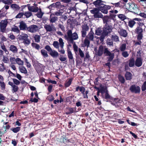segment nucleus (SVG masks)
I'll return each mask as SVG.
<instances>
[{
  "instance_id": "obj_25",
  "label": "nucleus",
  "mask_w": 146,
  "mask_h": 146,
  "mask_svg": "<svg viewBox=\"0 0 146 146\" xmlns=\"http://www.w3.org/2000/svg\"><path fill=\"white\" fill-rule=\"evenodd\" d=\"M19 27L21 30H24L27 28L26 24L23 21L20 22Z\"/></svg>"
},
{
  "instance_id": "obj_14",
  "label": "nucleus",
  "mask_w": 146,
  "mask_h": 146,
  "mask_svg": "<svg viewBox=\"0 0 146 146\" xmlns=\"http://www.w3.org/2000/svg\"><path fill=\"white\" fill-rule=\"evenodd\" d=\"M77 112L76 107H69L67 108L66 111V115L70 114Z\"/></svg>"
},
{
  "instance_id": "obj_5",
  "label": "nucleus",
  "mask_w": 146,
  "mask_h": 146,
  "mask_svg": "<svg viewBox=\"0 0 146 146\" xmlns=\"http://www.w3.org/2000/svg\"><path fill=\"white\" fill-rule=\"evenodd\" d=\"M67 35H65L64 36L65 38L67 39L68 41L73 44L74 42V40H77L78 38L77 34L76 32H74L73 34L71 30H68L67 32Z\"/></svg>"
},
{
  "instance_id": "obj_42",
  "label": "nucleus",
  "mask_w": 146,
  "mask_h": 146,
  "mask_svg": "<svg viewBox=\"0 0 146 146\" xmlns=\"http://www.w3.org/2000/svg\"><path fill=\"white\" fill-rule=\"evenodd\" d=\"M41 52L42 54L44 57H47L48 56V54L47 53V51L45 50L42 49L41 50Z\"/></svg>"
},
{
  "instance_id": "obj_9",
  "label": "nucleus",
  "mask_w": 146,
  "mask_h": 146,
  "mask_svg": "<svg viewBox=\"0 0 146 146\" xmlns=\"http://www.w3.org/2000/svg\"><path fill=\"white\" fill-rule=\"evenodd\" d=\"M142 21V20L141 19L136 18L129 21L128 26L132 28L135 24L137 25L140 22Z\"/></svg>"
},
{
  "instance_id": "obj_48",
  "label": "nucleus",
  "mask_w": 146,
  "mask_h": 146,
  "mask_svg": "<svg viewBox=\"0 0 146 146\" xmlns=\"http://www.w3.org/2000/svg\"><path fill=\"white\" fill-rule=\"evenodd\" d=\"M105 94V96H104V98H104L105 99H109L110 98V96L109 95L108 93V91H107L106 92L104 93Z\"/></svg>"
},
{
  "instance_id": "obj_33",
  "label": "nucleus",
  "mask_w": 146,
  "mask_h": 146,
  "mask_svg": "<svg viewBox=\"0 0 146 146\" xmlns=\"http://www.w3.org/2000/svg\"><path fill=\"white\" fill-rule=\"evenodd\" d=\"M15 61L16 63L19 66H22L24 64V62L21 59L19 58H17Z\"/></svg>"
},
{
  "instance_id": "obj_22",
  "label": "nucleus",
  "mask_w": 146,
  "mask_h": 146,
  "mask_svg": "<svg viewBox=\"0 0 146 146\" xmlns=\"http://www.w3.org/2000/svg\"><path fill=\"white\" fill-rule=\"evenodd\" d=\"M103 1L101 0H96L95 1L92 3L94 4L96 7L98 6H100H100L104 5L103 3Z\"/></svg>"
},
{
  "instance_id": "obj_60",
  "label": "nucleus",
  "mask_w": 146,
  "mask_h": 146,
  "mask_svg": "<svg viewBox=\"0 0 146 146\" xmlns=\"http://www.w3.org/2000/svg\"><path fill=\"white\" fill-rule=\"evenodd\" d=\"M119 3H120V4L121 7H124V8H125V6H127V4L126 3H125L124 2H123V1H122L121 0V1H119Z\"/></svg>"
},
{
  "instance_id": "obj_62",
  "label": "nucleus",
  "mask_w": 146,
  "mask_h": 146,
  "mask_svg": "<svg viewBox=\"0 0 146 146\" xmlns=\"http://www.w3.org/2000/svg\"><path fill=\"white\" fill-rule=\"evenodd\" d=\"M23 42L25 45H28L30 44V40L27 38L24 40Z\"/></svg>"
},
{
  "instance_id": "obj_64",
  "label": "nucleus",
  "mask_w": 146,
  "mask_h": 146,
  "mask_svg": "<svg viewBox=\"0 0 146 146\" xmlns=\"http://www.w3.org/2000/svg\"><path fill=\"white\" fill-rule=\"evenodd\" d=\"M122 53V54L123 56L125 58L128 57L129 56V54L127 51H123Z\"/></svg>"
},
{
  "instance_id": "obj_63",
  "label": "nucleus",
  "mask_w": 146,
  "mask_h": 146,
  "mask_svg": "<svg viewBox=\"0 0 146 146\" xmlns=\"http://www.w3.org/2000/svg\"><path fill=\"white\" fill-rule=\"evenodd\" d=\"M44 48L46 50H47V51L48 52H51V51L52 50V49L51 48L50 46H49V45L46 46H45Z\"/></svg>"
},
{
  "instance_id": "obj_58",
  "label": "nucleus",
  "mask_w": 146,
  "mask_h": 146,
  "mask_svg": "<svg viewBox=\"0 0 146 146\" xmlns=\"http://www.w3.org/2000/svg\"><path fill=\"white\" fill-rule=\"evenodd\" d=\"M141 90L143 91L146 90V81H145L141 86Z\"/></svg>"
},
{
  "instance_id": "obj_50",
  "label": "nucleus",
  "mask_w": 146,
  "mask_h": 146,
  "mask_svg": "<svg viewBox=\"0 0 146 146\" xmlns=\"http://www.w3.org/2000/svg\"><path fill=\"white\" fill-rule=\"evenodd\" d=\"M12 80L14 83V84L17 85H19L20 84V81L15 78H13Z\"/></svg>"
},
{
  "instance_id": "obj_8",
  "label": "nucleus",
  "mask_w": 146,
  "mask_h": 146,
  "mask_svg": "<svg viewBox=\"0 0 146 146\" xmlns=\"http://www.w3.org/2000/svg\"><path fill=\"white\" fill-rule=\"evenodd\" d=\"M100 10L98 8H94L93 9L90 10L91 13L94 14V18H102L103 16L102 14L100 12Z\"/></svg>"
},
{
  "instance_id": "obj_54",
  "label": "nucleus",
  "mask_w": 146,
  "mask_h": 146,
  "mask_svg": "<svg viewBox=\"0 0 146 146\" xmlns=\"http://www.w3.org/2000/svg\"><path fill=\"white\" fill-rule=\"evenodd\" d=\"M94 98H95V100L96 102H98V103L97 104L98 105H100L102 104V103L101 102V100H99L98 97H97L95 95L94 96Z\"/></svg>"
},
{
  "instance_id": "obj_3",
  "label": "nucleus",
  "mask_w": 146,
  "mask_h": 146,
  "mask_svg": "<svg viewBox=\"0 0 146 146\" xmlns=\"http://www.w3.org/2000/svg\"><path fill=\"white\" fill-rule=\"evenodd\" d=\"M111 19L108 16H105L103 19V22L105 25L103 28L102 31L104 34L108 35L112 31L113 29L111 24L110 23Z\"/></svg>"
},
{
  "instance_id": "obj_45",
  "label": "nucleus",
  "mask_w": 146,
  "mask_h": 146,
  "mask_svg": "<svg viewBox=\"0 0 146 146\" xmlns=\"http://www.w3.org/2000/svg\"><path fill=\"white\" fill-rule=\"evenodd\" d=\"M113 41L111 39L108 38L107 40V44L110 46H113Z\"/></svg>"
},
{
  "instance_id": "obj_43",
  "label": "nucleus",
  "mask_w": 146,
  "mask_h": 146,
  "mask_svg": "<svg viewBox=\"0 0 146 146\" xmlns=\"http://www.w3.org/2000/svg\"><path fill=\"white\" fill-rule=\"evenodd\" d=\"M29 10L31 11L34 12H36V9L34 6H29L28 7Z\"/></svg>"
},
{
  "instance_id": "obj_30",
  "label": "nucleus",
  "mask_w": 146,
  "mask_h": 146,
  "mask_svg": "<svg viewBox=\"0 0 146 146\" xmlns=\"http://www.w3.org/2000/svg\"><path fill=\"white\" fill-rule=\"evenodd\" d=\"M19 69L20 72L21 73L25 74L27 73V71L26 68L24 66H20L19 67Z\"/></svg>"
},
{
  "instance_id": "obj_17",
  "label": "nucleus",
  "mask_w": 146,
  "mask_h": 146,
  "mask_svg": "<svg viewBox=\"0 0 146 146\" xmlns=\"http://www.w3.org/2000/svg\"><path fill=\"white\" fill-rule=\"evenodd\" d=\"M0 86L2 90H4L5 88V84L4 82V78L0 75Z\"/></svg>"
},
{
  "instance_id": "obj_7",
  "label": "nucleus",
  "mask_w": 146,
  "mask_h": 146,
  "mask_svg": "<svg viewBox=\"0 0 146 146\" xmlns=\"http://www.w3.org/2000/svg\"><path fill=\"white\" fill-rule=\"evenodd\" d=\"M65 7L66 6L65 5L61 4L60 2L57 1L55 3H54L50 5L47 8L49 9H50V11L51 12L52 10H54L55 8L64 9Z\"/></svg>"
},
{
  "instance_id": "obj_29",
  "label": "nucleus",
  "mask_w": 146,
  "mask_h": 146,
  "mask_svg": "<svg viewBox=\"0 0 146 146\" xmlns=\"http://www.w3.org/2000/svg\"><path fill=\"white\" fill-rule=\"evenodd\" d=\"M10 50L13 52L15 53L17 52L18 49L15 46L12 45L10 46L9 47Z\"/></svg>"
},
{
  "instance_id": "obj_47",
  "label": "nucleus",
  "mask_w": 146,
  "mask_h": 146,
  "mask_svg": "<svg viewBox=\"0 0 146 146\" xmlns=\"http://www.w3.org/2000/svg\"><path fill=\"white\" fill-rule=\"evenodd\" d=\"M2 2L5 4L9 5L11 4L13 1L11 0H3Z\"/></svg>"
},
{
  "instance_id": "obj_40",
  "label": "nucleus",
  "mask_w": 146,
  "mask_h": 146,
  "mask_svg": "<svg viewBox=\"0 0 146 146\" xmlns=\"http://www.w3.org/2000/svg\"><path fill=\"white\" fill-rule=\"evenodd\" d=\"M119 80L122 84H124L125 82V80L124 78L121 75H119L118 77Z\"/></svg>"
},
{
  "instance_id": "obj_52",
  "label": "nucleus",
  "mask_w": 146,
  "mask_h": 146,
  "mask_svg": "<svg viewBox=\"0 0 146 146\" xmlns=\"http://www.w3.org/2000/svg\"><path fill=\"white\" fill-rule=\"evenodd\" d=\"M58 27L59 28H60L61 30L63 32L65 31V27L63 25L59 24L58 25Z\"/></svg>"
},
{
  "instance_id": "obj_16",
  "label": "nucleus",
  "mask_w": 146,
  "mask_h": 146,
  "mask_svg": "<svg viewBox=\"0 0 146 146\" xmlns=\"http://www.w3.org/2000/svg\"><path fill=\"white\" fill-rule=\"evenodd\" d=\"M8 84L12 87V91L13 93L16 92L19 89L18 86L14 84L13 82H8Z\"/></svg>"
},
{
  "instance_id": "obj_26",
  "label": "nucleus",
  "mask_w": 146,
  "mask_h": 146,
  "mask_svg": "<svg viewBox=\"0 0 146 146\" xmlns=\"http://www.w3.org/2000/svg\"><path fill=\"white\" fill-rule=\"evenodd\" d=\"M125 77L127 80H131L132 78V74L130 72H126Z\"/></svg>"
},
{
  "instance_id": "obj_10",
  "label": "nucleus",
  "mask_w": 146,
  "mask_h": 146,
  "mask_svg": "<svg viewBox=\"0 0 146 146\" xmlns=\"http://www.w3.org/2000/svg\"><path fill=\"white\" fill-rule=\"evenodd\" d=\"M129 90L131 92L135 94L139 93L141 91L140 87L139 86H136L135 84L131 85Z\"/></svg>"
},
{
  "instance_id": "obj_11",
  "label": "nucleus",
  "mask_w": 146,
  "mask_h": 146,
  "mask_svg": "<svg viewBox=\"0 0 146 146\" xmlns=\"http://www.w3.org/2000/svg\"><path fill=\"white\" fill-rule=\"evenodd\" d=\"M8 23V19H5L2 20L0 23V27L1 31L4 32L6 29V27Z\"/></svg>"
},
{
  "instance_id": "obj_57",
  "label": "nucleus",
  "mask_w": 146,
  "mask_h": 146,
  "mask_svg": "<svg viewBox=\"0 0 146 146\" xmlns=\"http://www.w3.org/2000/svg\"><path fill=\"white\" fill-rule=\"evenodd\" d=\"M2 61L5 63H7L9 62V59L7 57L3 56Z\"/></svg>"
},
{
  "instance_id": "obj_59",
  "label": "nucleus",
  "mask_w": 146,
  "mask_h": 146,
  "mask_svg": "<svg viewBox=\"0 0 146 146\" xmlns=\"http://www.w3.org/2000/svg\"><path fill=\"white\" fill-rule=\"evenodd\" d=\"M47 99L49 101L51 102L54 100V98L52 95H50L47 97Z\"/></svg>"
},
{
  "instance_id": "obj_19",
  "label": "nucleus",
  "mask_w": 146,
  "mask_h": 146,
  "mask_svg": "<svg viewBox=\"0 0 146 146\" xmlns=\"http://www.w3.org/2000/svg\"><path fill=\"white\" fill-rule=\"evenodd\" d=\"M142 64V62L141 58L140 57L137 58L135 62V65L138 67L141 66Z\"/></svg>"
},
{
  "instance_id": "obj_15",
  "label": "nucleus",
  "mask_w": 146,
  "mask_h": 146,
  "mask_svg": "<svg viewBox=\"0 0 146 146\" xmlns=\"http://www.w3.org/2000/svg\"><path fill=\"white\" fill-rule=\"evenodd\" d=\"M58 140L59 142L63 143L65 144L68 143L69 139L67 138L65 135H63Z\"/></svg>"
},
{
  "instance_id": "obj_20",
  "label": "nucleus",
  "mask_w": 146,
  "mask_h": 146,
  "mask_svg": "<svg viewBox=\"0 0 146 146\" xmlns=\"http://www.w3.org/2000/svg\"><path fill=\"white\" fill-rule=\"evenodd\" d=\"M27 30L31 33L35 32L36 31V26L33 25L27 28Z\"/></svg>"
},
{
  "instance_id": "obj_55",
  "label": "nucleus",
  "mask_w": 146,
  "mask_h": 146,
  "mask_svg": "<svg viewBox=\"0 0 146 146\" xmlns=\"http://www.w3.org/2000/svg\"><path fill=\"white\" fill-rule=\"evenodd\" d=\"M59 41L60 47L62 48V47L64 46V44L62 39L61 38H59Z\"/></svg>"
},
{
  "instance_id": "obj_28",
  "label": "nucleus",
  "mask_w": 146,
  "mask_h": 146,
  "mask_svg": "<svg viewBox=\"0 0 146 146\" xmlns=\"http://www.w3.org/2000/svg\"><path fill=\"white\" fill-rule=\"evenodd\" d=\"M67 55L68 58L70 60H72L73 59V57L72 52L70 48L68 47L67 49Z\"/></svg>"
},
{
  "instance_id": "obj_6",
  "label": "nucleus",
  "mask_w": 146,
  "mask_h": 146,
  "mask_svg": "<svg viewBox=\"0 0 146 146\" xmlns=\"http://www.w3.org/2000/svg\"><path fill=\"white\" fill-rule=\"evenodd\" d=\"M125 9L135 14H138V13L139 9H138L137 5L133 2H131L127 4V6H125Z\"/></svg>"
},
{
  "instance_id": "obj_32",
  "label": "nucleus",
  "mask_w": 146,
  "mask_h": 146,
  "mask_svg": "<svg viewBox=\"0 0 146 146\" xmlns=\"http://www.w3.org/2000/svg\"><path fill=\"white\" fill-rule=\"evenodd\" d=\"M28 36L26 34H23L19 35V38L20 40H23V41L27 39Z\"/></svg>"
},
{
  "instance_id": "obj_61",
  "label": "nucleus",
  "mask_w": 146,
  "mask_h": 146,
  "mask_svg": "<svg viewBox=\"0 0 146 146\" xmlns=\"http://www.w3.org/2000/svg\"><path fill=\"white\" fill-rule=\"evenodd\" d=\"M5 70V68L4 64H1V66H0V72H3Z\"/></svg>"
},
{
  "instance_id": "obj_49",
  "label": "nucleus",
  "mask_w": 146,
  "mask_h": 146,
  "mask_svg": "<svg viewBox=\"0 0 146 146\" xmlns=\"http://www.w3.org/2000/svg\"><path fill=\"white\" fill-rule=\"evenodd\" d=\"M24 15L26 16V18H28L32 15V14L31 12L28 11L25 12L24 13Z\"/></svg>"
},
{
  "instance_id": "obj_51",
  "label": "nucleus",
  "mask_w": 146,
  "mask_h": 146,
  "mask_svg": "<svg viewBox=\"0 0 146 146\" xmlns=\"http://www.w3.org/2000/svg\"><path fill=\"white\" fill-rule=\"evenodd\" d=\"M111 4H113L115 6V7L122 8L120 4V3H119V2L115 3H111Z\"/></svg>"
},
{
  "instance_id": "obj_35",
  "label": "nucleus",
  "mask_w": 146,
  "mask_h": 146,
  "mask_svg": "<svg viewBox=\"0 0 146 146\" xmlns=\"http://www.w3.org/2000/svg\"><path fill=\"white\" fill-rule=\"evenodd\" d=\"M90 43V40H89L87 38H86L84 42V46H86L88 47L89 46Z\"/></svg>"
},
{
  "instance_id": "obj_21",
  "label": "nucleus",
  "mask_w": 146,
  "mask_h": 146,
  "mask_svg": "<svg viewBox=\"0 0 146 146\" xmlns=\"http://www.w3.org/2000/svg\"><path fill=\"white\" fill-rule=\"evenodd\" d=\"M46 32H51L54 30V27H53L49 25L45 24L44 26Z\"/></svg>"
},
{
  "instance_id": "obj_39",
  "label": "nucleus",
  "mask_w": 146,
  "mask_h": 146,
  "mask_svg": "<svg viewBox=\"0 0 146 146\" xmlns=\"http://www.w3.org/2000/svg\"><path fill=\"white\" fill-rule=\"evenodd\" d=\"M102 29L98 28L96 30L95 34L97 35H100L102 34Z\"/></svg>"
},
{
  "instance_id": "obj_18",
  "label": "nucleus",
  "mask_w": 146,
  "mask_h": 146,
  "mask_svg": "<svg viewBox=\"0 0 146 146\" xmlns=\"http://www.w3.org/2000/svg\"><path fill=\"white\" fill-rule=\"evenodd\" d=\"M54 13H52L50 16L49 21L50 23H55L58 19L57 17L54 16Z\"/></svg>"
},
{
  "instance_id": "obj_41",
  "label": "nucleus",
  "mask_w": 146,
  "mask_h": 146,
  "mask_svg": "<svg viewBox=\"0 0 146 146\" xmlns=\"http://www.w3.org/2000/svg\"><path fill=\"white\" fill-rule=\"evenodd\" d=\"M21 129L20 127H18L15 128H13L11 129V130H12L14 133H17L19 132Z\"/></svg>"
},
{
  "instance_id": "obj_12",
  "label": "nucleus",
  "mask_w": 146,
  "mask_h": 146,
  "mask_svg": "<svg viewBox=\"0 0 146 146\" xmlns=\"http://www.w3.org/2000/svg\"><path fill=\"white\" fill-rule=\"evenodd\" d=\"M113 6H110L108 5H104L103 6H101L99 7V9L103 13L105 14H107L108 13V10L111 9V7Z\"/></svg>"
},
{
  "instance_id": "obj_36",
  "label": "nucleus",
  "mask_w": 146,
  "mask_h": 146,
  "mask_svg": "<svg viewBox=\"0 0 146 146\" xmlns=\"http://www.w3.org/2000/svg\"><path fill=\"white\" fill-rule=\"evenodd\" d=\"M11 7L15 11L18 10L20 9V7L18 5L16 4H12L11 5Z\"/></svg>"
},
{
  "instance_id": "obj_23",
  "label": "nucleus",
  "mask_w": 146,
  "mask_h": 146,
  "mask_svg": "<svg viewBox=\"0 0 146 146\" xmlns=\"http://www.w3.org/2000/svg\"><path fill=\"white\" fill-rule=\"evenodd\" d=\"M118 33L121 36L126 37L127 36V33L126 31L123 29H120L118 31Z\"/></svg>"
},
{
  "instance_id": "obj_4",
  "label": "nucleus",
  "mask_w": 146,
  "mask_h": 146,
  "mask_svg": "<svg viewBox=\"0 0 146 146\" xmlns=\"http://www.w3.org/2000/svg\"><path fill=\"white\" fill-rule=\"evenodd\" d=\"M82 30L81 31L82 36L83 37L87 38L90 40H94V33L92 31H91L87 36H86L87 31H88L89 28L87 24L83 25L82 26Z\"/></svg>"
},
{
  "instance_id": "obj_2",
  "label": "nucleus",
  "mask_w": 146,
  "mask_h": 146,
  "mask_svg": "<svg viewBox=\"0 0 146 146\" xmlns=\"http://www.w3.org/2000/svg\"><path fill=\"white\" fill-rule=\"evenodd\" d=\"M145 28L144 24L142 22H140L137 25L136 28L131 31V33L133 34L137 35V40L142 39Z\"/></svg>"
},
{
  "instance_id": "obj_13",
  "label": "nucleus",
  "mask_w": 146,
  "mask_h": 146,
  "mask_svg": "<svg viewBox=\"0 0 146 146\" xmlns=\"http://www.w3.org/2000/svg\"><path fill=\"white\" fill-rule=\"evenodd\" d=\"M101 94V96L102 98H104V94L107 91H108L107 87L106 86L102 85L100 84V89L99 90Z\"/></svg>"
},
{
  "instance_id": "obj_1",
  "label": "nucleus",
  "mask_w": 146,
  "mask_h": 146,
  "mask_svg": "<svg viewBox=\"0 0 146 146\" xmlns=\"http://www.w3.org/2000/svg\"><path fill=\"white\" fill-rule=\"evenodd\" d=\"M96 50L97 49L95 48L94 50L95 51L96 55L101 56L104 53L106 56H109L107 58L108 59V62H111L114 58V54L111 53L108 50V48H104L103 46L102 45L99 46L98 50L96 51Z\"/></svg>"
},
{
  "instance_id": "obj_34",
  "label": "nucleus",
  "mask_w": 146,
  "mask_h": 146,
  "mask_svg": "<svg viewBox=\"0 0 146 146\" xmlns=\"http://www.w3.org/2000/svg\"><path fill=\"white\" fill-rule=\"evenodd\" d=\"M49 54L53 57H56L58 55V53L57 52L54 50L53 51L52 50L50 52Z\"/></svg>"
},
{
  "instance_id": "obj_38",
  "label": "nucleus",
  "mask_w": 146,
  "mask_h": 146,
  "mask_svg": "<svg viewBox=\"0 0 146 146\" xmlns=\"http://www.w3.org/2000/svg\"><path fill=\"white\" fill-rule=\"evenodd\" d=\"M72 80V78H70L68 79V81H66L64 84L65 87L66 88L69 87L71 84Z\"/></svg>"
},
{
  "instance_id": "obj_53",
  "label": "nucleus",
  "mask_w": 146,
  "mask_h": 146,
  "mask_svg": "<svg viewBox=\"0 0 146 146\" xmlns=\"http://www.w3.org/2000/svg\"><path fill=\"white\" fill-rule=\"evenodd\" d=\"M53 45L55 48H59V44L57 41H54L53 44Z\"/></svg>"
},
{
  "instance_id": "obj_37",
  "label": "nucleus",
  "mask_w": 146,
  "mask_h": 146,
  "mask_svg": "<svg viewBox=\"0 0 146 146\" xmlns=\"http://www.w3.org/2000/svg\"><path fill=\"white\" fill-rule=\"evenodd\" d=\"M111 39L114 42H117L119 41V37L116 35H112Z\"/></svg>"
},
{
  "instance_id": "obj_31",
  "label": "nucleus",
  "mask_w": 146,
  "mask_h": 146,
  "mask_svg": "<svg viewBox=\"0 0 146 146\" xmlns=\"http://www.w3.org/2000/svg\"><path fill=\"white\" fill-rule=\"evenodd\" d=\"M37 17L41 18L42 17L44 13L42 11L41 9V8L38 9L37 7Z\"/></svg>"
},
{
  "instance_id": "obj_56",
  "label": "nucleus",
  "mask_w": 146,
  "mask_h": 146,
  "mask_svg": "<svg viewBox=\"0 0 146 146\" xmlns=\"http://www.w3.org/2000/svg\"><path fill=\"white\" fill-rule=\"evenodd\" d=\"M12 30L13 32H16L17 33H19L20 31L19 30L18 28L17 27H15L12 29Z\"/></svg>"
},
{
  "instance_id": "obj_24",
  "label": "nucleus",
  "mask_w": 146,
  "mask_h": 146,
  "mask_svg": "<svg viewBox=\"0 0 146 146\" xmlns=\"http://www.w3.org/2000/svg\"><path fill=\"white\" fill-rule=\"evenodd\" d=\"M85 88L84 87L82 86H78L76 87L75 89V92H78L79 90L81 92L82 94L83 92H85Z\"/></svg>"
},
{
  "instance_id": "obj_44",
  "label": "nucleus",
  "mask_w": 146,
  "mask_h": 146,
  "mask_svg": "<svg viewBox=\"0 0 146 146\" xmlns=\"http://www.w3.org/2000/svg\"><path fill=\"white\" fill-rule=\"evenodd\" d=\"M117 16L122 21H124L126 19V17L123 14H119L117 15Z\"/></svg>"
},
{
  "instance_id": "obj_27",
  "label": "nucleus",
  "mask_w": 146,
  "mask_h": 146,
  "mask_svg": "<svg viewBox=\"0 0 146 146\" xmlns=\"http://www.w3.org/2000/svg\"><path fill=\"white\" fill-rule=\"evenodd\" d=\"M135 64V60L134 58H131L129 60V66L130 67H133Z\"/></svg>"
},
{
  "instance_id": "obj_46",
  "label": "nucleus",
  "mask_w": 146,
  "mask_h": 146,
  "mask_svg": "<svg viewBox=\"0 0 146 146\" xmlns=\"http://www.w3.org/2000/svg\"><path fill=\"white\" fill-rule=\"evenodd\" d=\"M126 48V45L124 43L122 44L119 48L120 50L122 52L124 51L125 50Z\"/></svg>"
}]
</instances>
